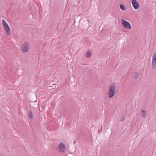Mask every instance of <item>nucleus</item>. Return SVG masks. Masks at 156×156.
Listing matches in <instances>:
<instances>
[{
    "label": "nucleus",
    "instance_id": "4468645a",
    "mask_svg": "<svg viewBox=\"0 0 156 156\" xmlns=\"http://www.w3.org/2000/svg\"><path fill=\"white\" fill-rule=\"evenodd\" d=\"M124 120V118H122L121 119V122H122V121H123Z\"/></svg>",
    "mask_w": 156,
    "mask_h": 156
},
{
    "label": "nucleus",
    "instance_id": "9b49d317",
    "mask_svg": "<svg viewBox=\"0 0 156 156\" xmlns=\"http://www.w3.org/2000/svg\"><path fill=\"white\" fill-rule=\"evenodd\" d=\"M120 9L122 11H125L126 9V8L125 7L124 5L122 4L120 5Z\"/></svg>",
    "mask_w": 156,
    "mask_h": 156
},
{
    "label": "nucleus",
    "instance_id": "0eeeda50",
    "mask_svg": "<svg viewBox=\"0 0 156 156\" xmlns=\"http://www.w3.org/2000/svg\"><path fill=\"white\" fill-rule=\"evenodd\" d=\"M2 23L5 29H10V28L5 20H2Z\"/></svg>",
    "mask_w": 156,
    "mask_h": 156
},
{
    "label": "nucleus",
    "instance_id": "f8f14e48",
    "mask_svg": "<svg viewBox=\"0 0 156 156\" xmlns=\"http://www.w3.org/2000/svg\"><path fill=\"white\" fill-rule=\"evenodd\" d=\"M5 34L8 35H10V30H5Z\"/></svg>",
    "mask_w": 156,
    "mask_h": 156
},
{
    "label": "nucleus",
    "instance_id": "7ed1b4c3",
    "mask_svg": "<svg viewBox=\"0 0 156 156\" xmlns=\"http://www.w3.org/2000/svg\"><path fill=\"white\" fill-rule=\"evenodd\" d=\"M156 67V51H155L152 55V61L151 63L152 69H154Z\"/></svg>",
    "mask_w": 156,
    "mask_h": 156
},
{
    "label": "nucleus",
    "instance_id": "2eb2a0df",
    "mask_svg": "<svg viewBox=\"0 0 156 156\" xmlns=\"http://www.w3.org/2000/svg\"><path fill=\"white\" fill-rule=\"evenodd\" d=\"M76 142V141H75L74 142V143H75Z\"/></svg>",
    "mask_w": 156,
    "mask_h": 156
},
{
    "label": "nucleus",
    "instance_id": "20e7f679",
    "mask_svg": "<svg viewBox=\"0 0 156 156\" xmlns=\"http://www.w3.org/2000/svg\"><path fill=\"white\" fill-rule=\"evenodd\" d=\"M29 46L28 43L27 42H25L23 44L22 47V49L23 52L26 53L28 51L29 48Z\"/></svg>",
    "mask_w": 156,
    "mask_h": 156
},
{
    "label": "nucleus",
    "instance_id": "423d86ee",
    "mask_svg": "<svg viewBox=\"0 0 156 156\" xmlns=\"http://www.w3.org/2000/svg\"><path fill=\"white\" fill-rule=\"evenodd\" d=\"M131 3L134 8L136 9H137L139 7V5L136 0H132Z\"/></svg>",
    "mask_w": 156,
    "mask_h": 156
},
{
    "label": "nucleus",
    "instance_id": "9d476101",
    "mask_svg": "<svg viewBox=\"0 0 156 156\" xmlns=\"http://www.w3.org/2000/svg\"><path fill=\"white\" fill-rule=\"evenodd\" d=\"M142 117L143 118H144L146 117V113L145 111L143 109L142 110Z\"/></svg>",
    "mask_w": 156,
    "mask_h": 156
},
{
    "label": "nucleus",
    "instance_id": "f03ea898",
    "mask_svg": "<svg viewBox=\"0 0 156 156\" xmlns=\"http://www.w3.org/2000/svg\"><path fill=\"white\" fill-rule=\"evenodd\" d=\"M121 21L122 25L125 28L129 29H132L131 26L128 22L123 19L121 20Z\"/></svg>",
    "mask_w": 156,
    "mask_h": 156
},
{
    "label": "nucleus",
    "instance_id": "f257e3e1",
    "mask_svg": "<svg viewBox=\"0 0 156 156\" xmlns=\"http://www.w3.org/2000/svg\"><path fill=\"white\" fill-rule=\"evenodd\" d=\"M116 89V84L112 83L109 86L108 90V96L109 98H111L115 95Z\"/></svg>",
    "mask_w": 156,
    "mask_h": 156
},
{
    "label": "nucleus",
    "instance_id": "6e6552de",
    "mask_svg": "<svg viewBox=\"0 0 156 156\" xmlns=\"http://www.w3.org/2000/svg\"><path fill=\"white\" fill-rule=\"evenodd\" d=\"M91 51L90 50H89L87 51L86 53V56L87 58H89L91 57Z\"/></svg>",
    "mask_w": 156,
    "mask_h": 156
},
{
    "label": "nucleus",
    "instance_id": "1a4fd4ad",
    "mask_svg": "<svg viewBox=\"0 0 156 156\" xmlns=\"http://www.w3.org/2000/svg\"><path fill=\"white\" fill-rule=\"evenodd\" d=\"M28 115L30 119H32L33 118V115L32 111H30L29 112Z\"/></svg>",
    "mask_w": 156,
    "mask_h": 156
},
{
    "label": "nucleus",
    "instance_id": "ddd939ff",
    "mask_svg": "<svg viewBox=\"0 0 156 156\" xmlns=\"http://www.w3.org/2000/svg\"><path fill=\"white\" fill-rule=\"evenodd\" d=\"M138 74L137 72H136L134 75V77L135 78H137L138 77Z\"/></svg>",
    "mask_w": 156,
    "mask_h": 156
},
{
    "label": "nucleus",
    "instance_id": "39448f33",
    "mask_svg": "<svg viewBox=\"0 0 156 156\" xmlns=\"http://www.w3.org/2000/svg\"><path fill=\"white\" fill-rule=\"evenodd\" d=\"M58 149L60 152L63 153L64 152L65 149V146L63 143H61L59 145Z\"/></svg>",
    "mask_w": 156,
    "mask_h": 156
}]
</instances>
